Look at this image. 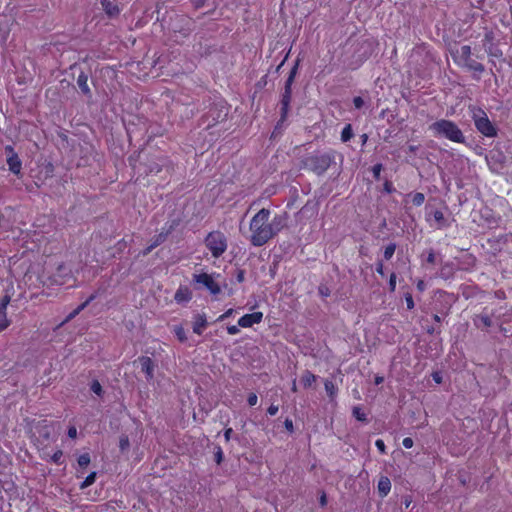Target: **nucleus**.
<instances>
[{"instance_id": "nucleus-1", "label": "nucleus", "mask_w": 512, "mask_h": 512, "mask_svg": "<svg viewBox=\"0 0 512 512\" xmlns=\"http://www.w3.org/2000/svg\"><path fill=\"white\" fill-rule=\"evenodd\" d=\"M269 215L270 211L262 208L253 216L250 222V230L252 232L250 241L253 246H263L271 239L268 222Z\"/></svg>"}, {"instance_id": "nucleus-2", "label": "nucleus", "mask_w": 512, "mask_h": 512, "mask_svg": "<svg viewBox=\"0 0 512 512\" xmlns=\"http://www.w3.org/2000/svg\"><path fill=\"white\" fill-rule=\"evenodd\" d=\"M337 155L338 153L332 149L327 151H315L302 160V166L320 176L323 175L331 165L336 164Z\"/></svg>"}, {"instance_id": "nucleus-3", "label": "nucleus", "mask_w": 512, "mask_h": 512, "mask_svg": "<svg viewBox=\"0 0 512 512\" xmlns=\"http://www.w3.org/2000/svg\"><path fill=\"white\" fill-rule=\"evenodd\" d=\"M430 129L437 136L444 137L455 143H465V136L453 121L441 119L430 125Z\"/></svg>"}, {"instance_id": "nucleus-4", "label": "nucleus", "mask_w": 512, "mask_h": 512, "mask_svg": "<svg viewBox=\"0 0 512 512\" xmlns=\"http://www.w3.org/2000/svg\"><path fill=\"white\" fill-rule=\"evenodd\" d=\"M205 244L216 258L220 257L227 248L226 237L219 231L210 232L205 239Z\"/></svg>"}, {"instance_id": "nucleus-5", "label": "nucleus", "mask_w": 512, "mask_h": 512, "mask_svg": "<svg viewBox=\"0 0 512 512\" xmlns=\"http://www.w3.org/2000/svg\"><path fill=\"white\" fill-rule=\"evenodd\" d=\"M473 120L476 129L486 137H495L497 136V129L488 119L487 114L479 109L477 113H474Z\"/></svg>"}, {"instance_id": "nucleus-6", "label": "nucleus", "mask_w": 512, "mask_h": 512, "mask_svg": "<svg viewBox=\"0 0 512 512\" xmlns=\"http://www.w3.org/2000/svg\"><path fill=\"white\" fill-rule=\"evenodd\" d=\"M4 151L9 171L18 177L21 176L22 161L18 154L15 152L14 148L11 145H7Z\"/></svg>"}, {"instance_id": "nucleus-7", "label": "nucleus", "mask_w": 512, "mask_h": 512, "mask_svg": "<svg viewBox=\"0 0 512 512\" xmlns=\"http://www.w3.org/2000/svg\"><path fill=\"white\" fill-rule=\"evenodd\" d=\"M194 281L203 284L213 295L221 292L220 286L213 280L212 276L207 273L194 274Z\"/></svg>"}, {"instance_id": "nucleus-8", "label": "nucleus", "mask_w": 512, "mask_h": 512, "mask_svg": "<svg viewBox=\"0 0 512 512\" xmlns=\"http://www.w3.org/2000/svg\"><path fill=\"white\" fill-rule=\"evenodd\" d=\"M486 160L492 169H500L506 163V156L501 150L492 149L486 156Z\"/></svg>"}, {"instance_id": "nucleus-9", "label": "nucleus", "mask_w": 512, "mask_h": 512, "mask_svg": "<svg viewBox=\"0 0 512 512\" xmlns=\"http://www.w3.org/2000/svg\"><path fill=\"white\" fill-rule=\"evenodd\" d=\"M288 216L286 213L276 215L272 221L269 223V229L271 233V238L277 235L282 229L287 226Z\"/></svg>"}, {"instance_id": "nucleus-10", "label": "nucleus", "mask_w": 512, "mask_h": 512, "mask_svg": "<svg viewBox=\"0 0 512 512\" xmlns=\"http://www.w3.org/2000/svg\"><path fill=\"white\" fill-rule=\"evenodd\" d=\"M141 365V370L146 375V380L151 381L154 378L155 364L153 360L148 356H141L137 360Z\"/></svg>"}, {"instance_id": "nucleus-11", "label": "nucleus", "mask_w": 512, "mask_h": 512, "mask_svg": "<svg viewBox=\"0 0 512 512\" xmlns=\"http://www.w3.org/2000/svg\"><path fill=\"white\" fill-rule=\"evenodd\" d=\"M263 314L261 312H254L251 314H245L238 320V325L242 328H248L254 324H258L262 321Z\"/></svg>"}, {"instance_id": "nucleus-12", "label": "nucleus", "mask_w": 512, "mask_h": 512, "mask_svg": "<svg viewBox=\"0 0 512 512\" xmlns=\"http://www.w3.org/2000/svg\"><path fill=\"white\" fill-rule=\"evenodd\" d=\"M179 225V220H172L171 221V224L169 225V227H164L162 229V232L159 233L156 237H155V240L153 242V246H158L160 245L161 243H163L167 236Z\"/></svg>"}, {"instance_id": "nucleus-13", "label": "nucleus", "mask_w": 512, "mask_h": 512, "mask_svg": "<svg viewBox=\"0 0 512 512\" xmlns=\"http://www.w3.org/2000/svg\"><path fill=\"white\" fill-rule=\"evenodd\" d=\"M96 298V293L91 294L88 299L80 304L76 309H74L71 313L67 315L65 320L62 324L67 323L71 321L73 318H75L82 310H84L90 302H92Z\"/></svg>"}, {"instance_id": "nucleus-14", "label": "nucleus", "mask_w": 512, "mask_h": 512, "mask_svg": "<svg viewBox=\"0 0 512 512\" xmlns=\"http://www.w3.org/2000/svg\"><path fill=\"white\" fill-rule=\"evenodd\" d=\"M460 63L463 67L467 68L468 70H472V71H475L478 73H482L485 70L484 65L482 63L474 60L472 57L467 58V59L461 61Z\"/></svg>"}, {"instance_id": "nucleus-15", "label": "nucleus", "mask_w": 512, "mask_h": 512, "mask_svg": "<svg viewBox=\"0 0 512 512\" xmlns=\"http://www.w3.org/2000/svg\"><path fill=\"white\" fill-rule=\"evenodd\" d=\"M391 490V481L387 476H381L378 482V493L381 497H385Z\"/></svg>"}, {"instance_id": "nucleus-16", "label": "nucleus", "mask_w": 512, "mask_h": 512, "mask_svg": "<svg viewBox=\"0 0 512 512\" xmlns=\"http://www.w3.org/2000/svg\"><path fill=\"white\" fill-rule=\"evenodd\" d=\"M77 85L84 95L91 97V90L88 86V76L84 72L79 74Z\"/></svg>"}, {"instance_id": "nucleus-17", "label": "nucleus", "mask_w": 512, "mask_h": 512, "mask_svg": "<svg viewBox=\"0 0 512 512\" xmlns=\"http://www.w3.org/2000/svg\"><path fill=\"white\" fill-rule=\"evenodd\" d=\"M291 97H292L291 93H283L282 94L281 101H280V103H281V118H280V121H285V119L287 117L289 105H290V102H291Z\"/></svg>"}, {"instance_id": "nucleus-18", "label": "nucleus", "mask_w": 512, "mask_h": 512, "mask_svg": "<svg viewBox=\"0 0 512 512\" xmlns=\"http://www.w3.org/2000/svg\"><path fill=\"white\" fill-rule=\"evenodd\" d=\"M101 5L103 10L109 17H115L120 12L118 6L110 0H101Z\"/></svg>"}, {"instance_id": "nucleus-19", "label": "nucleus", "mask_w": 512, "mask_h": 512, "mask_svg": "<svg viewBox=\"0 0 512 512\" xmlns=\"http://www.w3.org/2000/svg\"><path fill=\"white\" fill-rule=\"evenodd\" d=\"M206 326H207V321H206L205 315L198 314L195 317V321L193 323V332L198 335H201L203 330L206 328Z\"/></svg>"}, {"instance_id": "nucleus-20", "label": "nucleus", "mask_w": 512, "mask_h": 512, "mask_svg": "<svg viewBox=\"0 0 512 512\" xmlns=\"http://www.w3.org/2000/svg\"><path fill=\"white\" fill-rule=\"evenodd\" d=\"M174 299L178 303L187 302L191 299V292L187 287H180L176 291V293L174 295Z\"/></svg>"}, {"instance_id": "nucleus-21", "label": "nucleus", "mask_w": 512, "mask_h": 512, "mask_svg": "<svg viewBox=\"0 0 512 512\" xmlns=\"http://www.w3.org/2000/svg\"><path fill=\"white\" fill-rule=\"evenodd\" d=\"M315 380V375L308 370H306L301 376V382L304 385V387H310L315 382Z\"/></svg>"}, {"instance_id": "nucleus-22", "label": "nucleus", "mask_w": 512, "mask_h": 512, "mask_svg": "<svg viewBox=\"0 0 512 512\" xmlns=\"http://www.w3.org/2000/svg\"><path fill=\"white\" fill-rule=\"evenodd\" d=\"M298 66H299V60H297L294 64V66L291 68L288 78L285 81V86H292V84L295 80V77L297 75Z\"/></svg>"}, {"instance_id": "nucleus-23", "label": "nucleus", "mask_w": 512, "mask_h": 512, "mask_svg": "<svg viewBox=\"0 0 512 512\" xmlns=\"http://www.w3.org/2000/svg\"><path fill=\"white\" fill-rule=\"evenodd\" d=\"M173 331L175 336L181 343H185L188 340L186 331L182 326H174Z\"/></svg>"}, {"instance_id": "nucleus-24", "label": "nucleus", "mask_w": 512, "mask_h": 512, "mask_svg": "<svg viewBox=\"0 0 512 512\" xmlns=\"http://www.w3.org/2000/svg\"><path fill=\"white\" fill-rule=\"evenodd\" d=\"M354 136L351 124H347L341 132L342 142H348Z\"/></svg>"}, {"instance_id": "nucleus-25", "label": "nucleus", "mask_w": 512, "mask_h": 512, "mask_svg": "<svg viewBox=\"0 0 512 512\" xmlns=\"http://www.w3.org/2000/svg\"><path fill=\"white\" fill-rule=\"evenodd\" d=\"M352 414L353 416L358 420V421H361V422H367L368 419L366 417V414L362 411V409L358 406H355L353 407V410H352Z\"/></svg>"}, {"instance_id": "nucleus-26", "label": "nucleus", "mask_w": 512, "mask_h": 512, "mask_svg": "<svg viewBox=\"0 0 512 512\" xmlns=\"http://www.w3.org/2000/svg\"><path fill=\"white\" fill-rule=\"evenodd\" d=\"M96 472H91L86 478L85 480L80 484V489H85L89 486H91L92 484H94L95 480H96Z\"/></svg>"}, {"instance_id": "nucleus-27", "label": "nucleus", "mask_w": 512, "mask_h": 512, "mask_svg": "<svg viewBox=\"0 0 512 512\" xmlns=\"http://www.w3.org/2000/svg\"><path fill=\"white\" fill-rule=\"evenodd\" d=\"M471 47L469 45H463L459 50L460 62L471 57Z\"/></svg>"}, {"instance_id": "nucleus-28", "label": "nucleus", "mask_w": 512, "mask_h": 512, "mask_svg": "<svg viewBox=\"0 0 512 512\" xmlns=\"http://www.w3.org/2000/svg\"><path fill=\"white\" fill-rule=\"evenodd\" d=\"M77 462L81 468H86L91 462L89 453H84L80 455L77 459Z\"/></svg>"}, {"instance_id": "nucleus-29", "label": "nucleus", "mask_w": 512, "mask_h": 512, "mask_svg": "<svg viewBox=\"0 0 512 512\" xmlns=\"http://www.w3.org/2000/svg\"><path fill=\"white\" fill-rule=\"evenodd\" d=\"M163 166H164V162L163 163L152 162L148 166V173H150V174H158V173H160L162 171Z\"/></svg>"}, {"instance_id": "nucleus-30", "label": "nucleus", "mask_w": 512, "mask_h": 512, "mask_svg": "<svg viewBox=\"0 0 512 512\" xmlns=\"http://www.w3.org/2000/svg\"><path fill=\"white\" fill-rule=\"evenodd\" d=\"M324 385H325V390H326L327 394L331 398H333L336 395V391H337V388L334 385V383L332 381L326 380Z\"/></svg>"}, {"instance_id": "nucleus-31", "label": "nucleus", "mask_w": 512, "mask_h": 512, "mask_svg": "<svg viewBox=\"0 0 512 512\" xmlns=\"http://www.w3.org/2000/svg\"><path fill=\"white\" fill-rule=\"evenodd\" d=\"M9 302H10V296L5 295L0 302V317L7 316L6 309H7V305L9 304Z\"/></svg>"}, {"instance_id": "nucleus-32", "label": "nucleus", "mask_w": 512, "mask_h": 512, "mask_svg": "<svg viewBox=\"0 0 512 512\" xmlns=\"http://www.w3.org/2000/svg\"><path fill=\"white\" fill-rule=\"evenodd\" d=\"M130 447V441L127 435H122L119 440V448L122 452L128 450Z\"/></svg>"}, {"instance_id": "nucleus-33", "label": "nucleus", "mask_w": 512, "mask_h": 512, "mask_svg": "<svg viewBox=\"0 0 512 512\" xmlns=\"http://www.w3.org/2000/svg\"><path fill=\"white\" fill-rule=\"evenodd\" d=\"M395 250H396V244L390 243L388 246H386V248L384 250V258L386 260H390L393 256Z\"/></svg>"}, {"instance_id": "nucleus-34", "label": "nucleus", "mask_w": 512, "mask_h": 512, "mask_svg": "<svg viewBox=\"0 0 512 512\" xmlns=\"http://www.w3.org/2000/svg\"><path fill=\"white\" fill-rule=\"evenodd\" d=\"M90 389L93 393H95L98 396H101L103 394V389L101 384L98 380H93L90 386Z\"/></svg>"}, {"instance_id": "nucleus-35", "label": "nucleus", "mask_w": 512, "mask_h": 512, "mask_svg": "<svg viewBox=\"0 0 512 512\" xmlns=\"http://www.w3.org/2000/svg\"><path fill=\"white\" fill-rule=\"evenodd\" d=\"M425 201V196L421 192H417L413 195L412 202L415 206H421Z\"/></svg>"}, {"instance_id": "nucleus-36", "label": "nucleus", "mask_w": 512, "mask_h": 512, "mask_svg": "<svg viewBox=\"0 0 512 512\" xmlns=\"http://www.w3.org/2000/svg\"><path fill=\"white\" fill-rule=\"evenodd\" d=\"M318 292L322 297H328L331 294L329 287L326 284H320Z\"/></svg>"}, {"instance_id": "nucleus-37", "label": "nucleus", "mask_w": 512, "mask_h": 512, "mask_svg": "<svg viewBox=\"0 0 512 512\" xmlns=\"http://www.w3.org/2000/svg\"><path fill=\"white\" fill-rule=\"evenodd\" d=\"M215 450H216V451H215V454H214V456H215V462L219 465V464H221V463H222L223 458H224L223 451H222V449H221V447H220V446H217V447L215 448Z\"/></svg>"}, {"instance_id": "nucleus-38", "label": "nucleus", "mask_w": 512, "mask_h": 512, "mask_svg": "<svg viewBox=\"0 0 512 512\" xmlns=\"http://www.w3.org/2000/svg\"><path fill=\"white\" fill-rule=\"evenodd\" d=\"M383 169V166L382 164L378 163V164H375L373 167H372V172H373V176L376 180H379L380 179V174H381V171Z\"/></svg>"}, {"instance_id": "nucleus-39", "label": "nucleus", "mask_w": 512, "mask_h": 512, "mask_svg": "<svg viewBox=\"0 0 512 512\" xmlns=\"http://www.w3.org/2000/svg\"><path fill=\"white\" fill-rule=\"evenodd\" d=\"M478 319L483 324V326H485V327L492 326V320H491V318L488 315H480L478 317Z\"/></svg>"}, {"instance_id": "nucleus-40", "label": "nucleus", "mask_w": 512, "mask_h": 512, "mask_svg": "<svg viewBox=\"0 0 512 512\" xmlns=\"http://www.w3.org/2000/svg\"><path fill=\"white\" fill-rule=\"evenodd\" d=\"M63 456V452L61 450H57L51 457V460L56 464H61V458Z\"/></svg>"}, {"instance_id": "nucleus-41", "label": "nucleus", "mask_w": 512, "mask_h": 512, "mask_svg": "<svg viewBox=\"0 0 512 512\" xmlns=\"http://www.w3.org/2000/svg\"><path fill=\"white\" fill-rule=\"evenodd\" d=\"M353 104L356 109H361L364 106L365 102L362 97L357 96V97H354Z\"/></svg>"}, {"instance_id": "nucleus-42", "label": "nucleus", "mask_w": 512, "mask_h": 512, "mask_svg": "<svg viewBox=\"0 0 512 512\" xmlns=\"http://www.w3.org/2000/svg\"><path fill=\"white\" fill-rule=\"evenodd\" d=\"M433 216H434V219H435L437 222H439V223H441L442 225H444L445 218H444V214H443L441 211L436 210V211L434 212Z\"/></svg>"}, {"instance_id": "nucleus-43", "label": "nucleus", "mask_w": 512, "mask_h": 512, "mask_svg": "<svg viewBox=\"0 0 512 512\" xmlns=\"http://www.w3.org/2000/svg\"><path fill=\"white\" fill-rule=\"evenodd\" d=\"M405 301H406V304H407V308L409 310L413 309L414 308V301H413V297L410 293H406L405 294Z\"/></svg>"}, {"instance_id": "nucleus-44", "label": "nucleus", "mask_w": 512, "mask_h": 512, "mask_svg": "<svg viewBox=\"0 0 512 512\" xmlns=\"http://www.w3.org/2000/svg\"><path fill=\"white\" fill-rule=\"evenodd\" d=\"M10 325V321L7 316L0 317V332L4 331Z\"/></svg>"}, {"instance_id": "nucleus-45", "label": "nucleus", "mask_w": 512, "mask_h": 512, "mask_svg": "<svg viewBox=\"0 0 512 512\" xmlns=\"http://www.w3.org/2000/svg\"><path fill=\"white\" fill-rule=\"evenodd\" d=\"M396 288V274L392 273L389 279V289L391 292L395 291Z\"/></svg>"}, {"instance_id": "nucleus-46", "label": "nucleus", "mask_w": 512, "mask_h": 512, "mask_svg": "<svg viewBox=\"0 0 512 512\" xmlns=\"http://www.w3.org/2000/svg\"><path fill=\"white\" fill-rule=\"evenodd\" d=\"M257 401H258V397L255 393H250L248 395L247 402L250 406L256 405Z\"/></svg>"}, {"instance_id": "nucleus-47", "label": "nucleus", "mask_w": 512, "mask_h": 512, "mask_svg": "<svg viewBox=\"0 0 512 512\" xmlns=\"http://www.w3.org/2000/svg\"><path fill=\"white\" fill-rule=\"evenodd\" d=\"M236 280L239 283H242L245 280V271L242 269H237L236 271Z\"/></svg>"}, {"instance_id": "nucleus-48", "label": "nucleus", "mask_w": 512, "mask_h": 512, "mask_svg": "<svg viewBox=\"0 0 512 512\" xmlns=\"http://www.w3.org/2000/svg\"><path fill=\"white\" fill-rule=\"evenodd\" d=\"M436 261V254L433 249H430L427 256V262L430 264H434Z\"/></svg>"}, {"instance_id": "nucleus-49", "label": "nucleus", "mask_w": 512, "mask_h": 512, "mask_svg": "<svg viewBox=\"0 0 512 512\" xmlns=\"http://www.w3.org/2000/svg\"><path fill=\"white\" fill-rule=\"evenodd\" d=\"M383 189L387 193H392L395 190L392 183L388 180L385 181V183L383 185Z\"/></svg>"}, {"instance_id": "nucleus-50", "label": "nucleus", "mask_w": 512, "mask_h": 512, "mask_svg": "<svg viewBox=\"0 0 512 512\" xmlns=\"http://www.w3.org/2000/svg\"><path fill=\"white\" fill-rule=\"evenodd\" d=\"M375 445H376V447L378 448V450H379L382 454H384V453L386 452V451H385V448H386V447H385V444H384V441H383V440H381V439L376 440Z\"/></svg>"}, {"instance_id": "nucleus-51", "label": "nucleus", "mask_w": 512, "mask_h": 512, "mask_svg": "<svg viewBox=\"0 0 512 512\" xmlns=\"http://www.w3.org/2000/svg\"><path fill=\"white\" fill-rule=\"evenodd\" d=\"M402 444L405 448L409 449V448H412L414 442H413L412 438L406 437L403 439Z\"/></svg>"}, {"instance_id": "nucleus-52", "label": "nucleus", "mask_w": 512, "mask_h": 512, "mask_svg": "<svg viewBox=\"0 0 512 512\" xmlns=\"http://www.w3.org/2000/svg\"><path fill=\"white\" fill-rule=\"evenodd\" d=\"M227 332L230 335H235V334H238L240 332V330L236 325H231V326L227 327Z\"/></svg>"}, {"instance_id": "nucleus-53", "label": "nucleus", "mask_w": 512, "mask_h": 512, "mask_svg": "<svg viewBox=\"0 0 512 512\" xmlns=\"http://www.w3.org/2000/svg\"><path fill=\"white\" fill-rule=\"evenodd\" d=\"M278 410H279L278 406H276V405H273V404H272V405H270V406L268 407V409H267V413H268L269 415H271V416H274V415H276V413L278 412Z\"/></svg>"}, {"instance_id": "nucleus-54", "label": "nucleus", "mask_w": 512, "mask_h": 512, "mask_svg": "<svg viewBox=\"0 0 512 512\" xmlns=\"http://www.w3.org/2000/svg\"><path fill=\"white\" fill-rule=\"evenodd\" d=\"M432 378L433 380L437 383V384H440L442 383V375L440 372L436 371V372H433L432 373Z\"/></svg>"}, {"instance_id": "nucleus-55", "label": "nucleus", "mask_w": 512, "mask_h": 512, "mask_svg": "<svg viewBox=\"0 0 512 512\" xmlns=\"http://www.w3.org/2000/svg\"><path fill=\"white\" fill-rule=\"evenodd\" d=\"M234 310L231 308V309H228L224 314H222L221 316H219V318L217 319V321H223L224 319L230 317L232 314H233Z\"/></svg>"}, {"instance_id": "nucleus-56", "label": "nucleus", "mask_w": 512, "mask_h": 512, "mask_svg": "<svg viewBox=\"0 0 512 512\" xmlns=\"http://www.w3.org/2000/svg\"><path fill=\"white\" fill-rule=\"evenodd\" d=\"M68 437L75 438L77 436V429L74 426L69 427L67 432Z\"/></svg>"}, {"instance_id": "nucleus-57", "label": "nucleus", "mask_w": 512, "mask_h": 512, "mask_svg": "<svg viewBox=\"0 0 512 512\" xmlns=\"http://www.w3.org/2000/svg\"><path fill=\"white\" fill-rule=\"evenodd\" d=\"M284 425H285V428L289 431V432H293L294 430V427H293V422L291 419H286L285 422H284Z\"/></svg>"}, {"instance_id": "nucleus-58", "label": "nucleus", "mask_w": 512, "mask_h": 512, "mask_svg": "<svg viewBox=\"0 0 512 512\" xmlns=\"http://www.w3.org/2000/svg\"><path fill=\"white\" fill-rule=\"evenodd\" d=\"M233 434V429L232 428H227L225 431H224V437H225V440L226 441H229L230 438H231V435Z\"/></svg>"}, {"instance_id": "nucleus-59", "label": "nucleus", "mask_w": 512, "mask_h": 512, "mask_svg": "<svg viewBox=\"0 0 512 512\" xmlns=\"http://www.w3.org/2000/svg\"><path fill=\"white\" fill-rule=\"evenodd\" d=\"M376 271H377V273H379L380 275L384 276L383 263H382L381 261H379V262L377 263Z\"/></svg>"}, {"instance_id": "nucleus-60", "label": "nucleus", "mask_w": 512, "mask_h": 512, "mask_svg": "<svg viewBox=\"0 0 512 512\" xmlns=\"http://www.w3.org/2000/svg\"><path fill=\"white\" fill-rule=\"evenodd\" d=\"M320 505L324 507L327 504L326 494L323 492L319 499Z\"/></svg>"}, {"instance_id": "nucleus-61", "label": "nucleus", "mask_w": 512, "mask_h": 512, "mask_svg": "<svg viewBox=\"0 0 512 512\" xmlns=\"http://www.w3.org/2000/svg\"><path fill=\"white\" fill-rule=\"evenodd\" d=\"M417 288L418 290L420 291H423L425 289V283L423 280H419L418 283H417Z\"/></svg>"}, {"instance_id": "nucleus-62", "label": "nucleus", "mask_w": 512, "mask_h": 512, "mask_svg": "<svg viewBox=\"0 0 512 512\" xmlns=\"http://www.w3.org/2000/svg\"><path fill=\"white\" fill-rule=\"evenodd\" d=\"M419 149V146H416V145H409L408 146V151L410 153H416V151Z\"/></svg>"}, {"instance_id": "nucleus-63", "label": "nucleus", "mask_w": 512, "mask_h": 512, "mask_svg": "<svg viewBox=\"0 0 512 512\" xmlns=\"http://www.w3.org/2000/svg\"><path fill=\"white\" fill-rule=\"evenodd\" d=\"M205 0H192V3L195 7H201L204 4Z\"/></svg>"}, {"instance_id": "nucleus-64", "label": "nucleus", "mask_w": 512, "mask_h": 512, "mask_svg": "<svg viewBox=\"0 0 512 512\" xmlns=\"http://www.w3.org/2000/svg\"><path fill=\"white\" fill-rule=\"evenodd\" d=\"M155 247H156V246H153V243H152L149 247H147V248L144 250L143 254H144V255L149 254V253H150V252H151Z\"/></svg>"}]
</instances>
